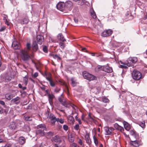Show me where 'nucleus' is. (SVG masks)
Masks as SVG:
<instances>
[{
    "mask_svg": "<svg viewBox=\"0 0 147 147\" xmlns=\"http://www.w3.org/2000/svg\"><path fill=\"white\" fill-rule=\"evenodd\" d=\"M57 122H59L61 124H63L64 123V119L62 118L59 119V118H57V120H56Z\"/></svg>",
    "mask_w": 147,
    "mask_h": 147,
    "instance_id": "4c0bfd02",
    "label": "nucleus"
},
{
    "mask_svg": "<svg viewBox=\"0 0 147 147\" xmlns=\"http://www.w3.org/2000/svg\"><path fill=\"white\" fill-rule=\"evenodd\" d=\"M42 50L45 53H47L48 52L47 47L46 46H44L43 47Z\"/></svg>",
    "mask_w": 147,
    "mask_h": 147,
    "instance_id": "ea45409f",
    "label": "nucleus"
},
{
    "mask_svg": "<svg viewBox=\"0 0 147 147\" xmlns=\"http://www.w3.org/2000/svg\"><path fill=\"white\" fill-rule=\"evenodd\" d=\"M26 48L20 51V57L24 61H27L30 58L29 51L31 48V45L30 43L27 44Z\"/></svg>",
    "mask_w": 147,
    "mask_h": 147,
    "instance_id": "f257e3e1",
    "label": "nucleus"
},
{
    "mask_svg": "<svg viewBox=\"0 0 147 147\" xmlns=\"http://www.w3.org/2000/svg\"><path fill=\"white\" fill-rule=\"evenodd\" d=\"M90 13L91 16L94 19L96 18V16L93 8H92L90 9Z\"/></svg>",
    "mask_w": 147,
    "mask_h": 147,
    "instance_id": "b1692460",
    "label": "nucleus"
},
{
    "mask_svg": "<svg viewBox=\"0 0 147 147\" xmlns=\"http://www.w3.org/2000/svg\"><path fill=\"white\" fill-rule=\"evenodd\" d=\"M12 46L14 49H18L20 48V44L19 42L15 40L12 42Z\"/></svg>",
    "mask_w": 147,
    "mask_h": 147,
    "instance_id": "ddd939ff",
    "label": "nucleus"
},
{
    "mask_svg": "<svg viewBox=\"0 0 147 147\" xmlns=\"http://www.w3.org/2000/svg\"><path fill=\"white\" fill-rule=\"evenodd\" d=\"M113 33L111 30H108L104 31L102 34V36L103 37H107L110 36Z\"/></svg>",
    "mask_w": 147,
    "mask_h": 147,
    "instance_id": "1a4fd4ad",
    "label": "nucleus"
},
{
    "mask_svg": "<svg viewBox=\"0 0 147 147\" xmlns=\"http://www.w3.org/2000/svg\"><path fill=\"white\" fill-rule=\"evenodd\" d=\"M137 60V58L136 57H131L129 58L127 61L128 63L127 65L130 66L132 63H135Z\"/></svg>",
    "mask_w": 147,
    "mask_h": 147,
    "instance_id": "0eeeda50",
    "label": "nucleus"
},
{
    "mask_svg": "<svg viewBox=\"0 0 147 147\" xmlns=\"http://www.w3.org/2000/svg\"><path fill=\"white\" fill-rule=\"evenodd\" d=\"M64 4L65 7V10L70 11L72 8V3L71 1H67L64 3Z\"/></svg>",
    "mask_w": 147,
    "mask_h": 147,
    "instance_id": "423d86ee",
    "label": "nucleus"
},
{
    "mask_svg": "<svg viewBox=\"0 0 147 147\" xmlns=\"http://www.w3.org/2000/svg\"><path fill=\"white\" fill-rule=\"evenodd\" d=\"M0 104L4 105H5V103L3 100H0Z\"/></svg>",
    "mask_w": 147,
    "mask_h": 147,
    "instance_id": "bf43d9fd",
    "label": "nucleus"
},
{
    "mask_svg": "<svg viewBox=\"0 0 147 147\" xmlns=\"http://www.w3.org/2000/svg\"><path fill=\"white\" fill-rule=\"evenodd\" d=\"M82 51H84V52H86L87 51V50H86V48H84V47L82 48Z\"/></svg>",
    "mask_w": 147,
    "mask_h": 147,
    "instance_id": "0e129e2a",
    "label": "nucleus"
},
{
    "mask_svg": "<svg viewBox=\"0 0 147 147\" xmlns=\"http://www.w3.org/2000/svg\"><path fill=\"white\" fill-rule=\"evenodd\" d=\"M59 101L61 103V104L64 106L66 107H69V106H71L72 107L75 109V107H76V106L72 104H70L67 103L65 100L64 99L63 96H61L59 97L58 98Z\"/></svg>",
    "mask_w": 147,
    "mask_h": 147,
    "instance_id": "7ed1b4c3",
    "label": "nucleus"
},
{
    "mask_svg": "<svg viewBox=\"0 0 147 147\" xmlns=\"http://www.w3.org/2000/svg\"><path fill=\"white\" fill-rule=\"evenodd\" d=\"M53 57L54 59H57V60H61V58L60 57L57 55H53Z\"/></svg>",
    "mask_w": 147,
    "mask_h": 147,
    "instance_id": "c03bdc74",
    "label": "nucleus"
},
{
    "mask_svg": "<svg viewBox=\"0 0 147 147\" xmlns=\"http://www.w3.org/2000/svg\"><path fill=\"white\" fill-rule=\"evenodd\" d=\"M71 84L73 87L75 86L77 84V80L74 77H72L71 78Z\"/></svg>",
    "mask_w": 147,
    "mask_h": 147,
    "instance_id": "f3484780",
    "label": "nucleus"
},
{
    "mask_svg": "<svg viewBox=\"0 0 147 147\" xmlns=\"http://www.w3.org/2000/svg\"><path fill=\"white\" fill-rule=\"evenodd\" d=\"M64 3L61 2L58 3L57 5V8L61 11L65 10V7Z\"/></svg>",
    "mask_w": 147,
    "mask_h": 147,
    "instance_id": "6e6552de",
    "label": "nucleus"
},
{
    "mask_svg": "<svg viewBox=\"0 0 147 147\" xmlns=\"http://www.w3.org/2000/svg\"><path fill=\"white\" fill-rule=\"evenodd\" d=\"M10 128L12 130H15L16 128V125L15 122H12L10 123Z\"/></svg>",
    "mask_w": 147,
    "mask_h": 147,
    "instance_id": "bb28decb",
    "label": "nucleus"
},
{
    "mask_svg": "<svg viewBox=\"0 0 147 147\" xmlns=\"http://www.w3.org/2000/svg\"><path fill=\"white\" fill-rule=\"evenodd\" d=\"M90 54L92 56H95L96 54L95 53H90Z\"/></svg>",
    "mask_w": 147,
    "mask_h": 147,
    "instance_id": "338daca9",
    "label": "nucleus"
},
{
    "mask_svg": "<svg viewBox=\"0 0 147 147\" xmlns=\"http://www.w3.org/2000/svg\"><path fill=\"white\" fill-rule=\"evenodd\" d=\"M50 85L52 87H55V86L56 84L53 81V79L49 81Z\"/></svg>",
    "mask_w": 147,
    "mask_h": 147,
    "instance_id": "e433bc0d",
    "label": "nucleus"
},
{
    "mask_svg": "<svg viewBox=\"0 0 147 147\" xmlns=\"http://www.w3.org/2000/svg\"><path fill=\"white\" fill-rule=\"evenodd\" d=\"M68 139L69 141L70 142H73L74 140V138L73 136L71 133H68Z\"/></svg>",
    "mask_w": 147,
    "mask_h": 147,
    "instance_id": "aec40b11",
    "label": "nucleus"
},
{
    "mask_svg": "<svg viewBox=\"0 0 147 147\" xmlns=\"http://www.w3.org/2000/svg\"><path fill=\"white\" fill-rule=\"evenodd\" d=\"M49 119L52 124L53 125L55 124V122L56 121L57 118L52 113L50 114L49 116Z\"/></svg>",
    "mask_w": 147,
    "mask_h": 147,
    "instance_id": "9d476101",
    "label": "nucleus"
},
{
    "mask_svg": "<svg viewBox=\"0 0 147 147\" xmlns=\"http://www.w3.org/2000/svg\"><path fill=\"white\" fill-rule=\"evenodd\" d=\"M120 125H118L117 123H115L114 124V127L117 130L119 128V127Z\"/></svg>",
    "mask_w": 147,
    "mask_h": 147,
    "instance_id": "8fccbe9b",
    "label": "nucleus"
},
{
    "mask_svg": "<svg viewBox=\"0 0 147 147\" xmlns=\"http://www.w3.org/2000/svg\"><path fill=\"white\" fill-rule=\"evenodd\" d=\"M57 39L63 42L65 41V39L64 38L63 34L61 33L59 34L57 36Z\"/></svg>",
    "mask_w": 147,
    "mask_h": 147,
    "instance_id": "412c9836",
    "label": "nucleus"
},
{
    "mask_svg": "<svg viewBox=\"0 0 147 147\" xmlns=\"http://www.w3.org/2000/svg\"><path fill=\"white\" fill-rule=\"evenodd\" d=\"M103 71L107 73H111L113 71L111 67H109L108 64L106 65L103 66Z\"/></svg>",
    "mask_w": 147,
    "mask_h": 147,
    "instance_id": "4468645a",
    "label": "nucleus"
},
{
    "mask_svg": "<svg viewBox=\"0 0 147 147\" xmlns=\"http://www.w3.org/2000/svg\"><path fill=\"white\" fill-rule=\"evenodd\" d=\"M63 128L65 131H67L69 129L68 126L66 125H64L63 126Z\"/></svg>",
    "mask_w": 147,
    "mask_h": 147,
    "instance_id": "79ce46f5",
    "label": "nucleus"
},
{
    "mask_svg": "<svg viewBox=\"0 0 147 147\" xmlns=\"http://www.w3.org/2000/svg\"><path fill=\"white\" fill-rule=\"evenodd\" d=\"M11 101L12 102L15 104H18L20 102V98L18 97H16L12 99Z\"/></svg>",
    "mask_w": 147,
    "mask_h": 147,
    "instance_id": "dca6fc26",
    "label": "nucleus"
},
{
    "mask_svg": "<svg viewBox=\"0 0 147 147\" xmlns=\"http://www.w3.org/2000/svg\"><path fill=\"white\" fill-rule=\"evenodd\" d=\"M6 27L5 26H3L0 28V32L4 31L6 29Z\"/></svg>",
    "mask_w": 147,
    "mask_h": 147,
    "instance_id": "a18cd8bd",
    "label": "nucleus"
},
{
    "mask_svg": "<svg viewBox=\"0 0 147 147\" xmlns=\"http://www.w3.org/2000/svg\"><path fill=\"white\" fill-rule=\"evenodd\" d=\"M46 87L45 86H42L40 87V88L43 90H45L46 93H48V91L47 90H46Z\"/></svg>",
    "mask_w": 147,
    "mask_h": 147,
    "instance_id": "37998d69",
    "label": "nucleus"
},
{
    "mask_svg": "<svg viewBox=\"0 0 147 147\" xmlns=\"http://www.w3.org/2000/svg\"><path fill=\"white\" fill-rule=\"evenodd\" d=\"M3 112V109L0 106V114H2Z\"/></svg>",
    "mask_w": 147,
    "mask_h": 147,
    "instance_id": "4d7b16f0",
    "label": "nucleus"
},
{
    "mask_svg": "<svg viewBox=\"0 0 147 147\" xmlns=\"http://www.w3.org/2000/svg\"><path fill=\"white\" fill-rule=\"evenodd\" d=\"M36 40L38 43L41 45L43 41L44 37L42 36L38 35L36 37Z\"/></svg>",
    "mask_w": 147,
    "mask_h": 147,
    "instance_id": "2eb2a0df",
    "label": "nucleus"
},
{
    "mask_svg": "<svg viewBox=\"0 0 147 147\" xmlns=\"http://www.w3.org/2000/svg\"><path fill=\"white\" fill-rule=\"evenodd\" d=\"M117 130H119L121 132H122L124 131L123 128L120 126H119V128Z\"/></svg>",
    "mask_w": 147,
    "mask_h": 147,
    "instance_id": "3c124183",
    "label": "nucleus"
},
{
    "mask_svg": "<svg viewBox=\"0 0 147 147\" xmlns=\"http://www.w3.org/2000/svg\"><path fill=\"white\" fill-rule=\"evenodd\" d=\"M75 119L76 121H78L79 124L80 125L82 124L81 119L80 118H79L77 116H76Z\"/></svg>",
    "mask_w": 147,
    "mask_h": 147,
    "instance_id": "a19ab883",
    "label": "nucleus"
},
{
    "mask_svg": "<svg viewBox=\"0 0 147 147\" xmlns=\"http://www.w3.org/2000/svg\"><path fill=\"white\" fill-rule=\"evenodd\" d=\"M38 129L36 130V135L39 136H42L45 134L44 131V130L46 129L45 125L44 124H41L38 126Z\"/></svg>",
    "mask_w": 147,
    "mask_h": 147,
    "instance_id": "f03ea898",
    "label": "nucleus"
},
{
    "mask_svg": "<svg viewBox=\"0 0 147 147\" xmlns=\"http://www.w3.org/2000/svg\"><path fill=\"white\" fill-rule=\"evenodd\" d=\"M142 73L137 70H134L132 73V76L133 79L136 80H139L142 77Z\"/></svg>",
    "mask_w": 147,
    "mask_h": 147,
    "instance_id": "20e7f679",
    "label": "nucleus"
},
{
    "mask_svg": "<svg viewBox=\"0 0 147 147\" xmlns=\"http://www.w3.org/2000/svg\"><path fill=\"white\" fill-rule=\"evenodd\" d=\"M95 53L96 54H95V56H96V57H99V56H101V53Z\"/></svg>",
    "mask_w": 147,
    "mask_h": 147,
    "instance_id": "6e6d98bb",
    "label": "nucleus"
},
{
    "mask_svg": "<svg viewBox=\"0 0 147 147\" xmlns=\"http://www.w3.org/2000/svg\"><path fill=\"white\" fill-rule=\"evenodd\" d=\"M5 24H7V25H9V23L8 21L6 19H5Z\"/></svg>",
    "mask_w": 147,
    "mask_h": 147,
    "instance_id": "13d9d810",
    "label": "nucleus"
},
{
    "mask_svg": "<svg viewBox=\"0 0 147 147\" xmlns=\"http://www.w3.org/2000/svg\"><path fill=\"white\" fill-rule=\"evenodd\" d=\"M90 134L88 133H86L84 136L86 143L88 145L91 144L92 141L90 137Z\"/></svg>",
    "mask_w": 147,
    "mask_h": 147,
    "instance_id": "f8f14e48",
    "label": "nucleus"
},
{
    "mask_svg": "<svg viewBox=\"0 0 147 147\" xmlns=\"http://www.w3.org/2000/svg\"><path fill=\"white\" fill-rule=\"evenodd\" d=\"M74 22H75L76 23H78V20L77 19V18H74Z\"/></svg>",
    "mask_w": 147,
    "mask_h": 147,
    "instance_id": "69168bd1",
    "label": "nucleus"
},
{
    "mask_svg": "<svg viewBox=\"0 0 147 147\" xmlns=\"http://www.w3.org/2000/svg\"><path fill=\"white\" fill-rule=\"evenodd\" d=\"M24 117L26 121H31L32 119V117L30 116L25 115Z\"/></svg>",
    "mask_w": 147,
    "mask_h": 147,
    "instance_id": "c9c22d12",
    "label": "nucleus"
},
{
    "mask_svg": "<svg viewBox=\"0 0 147 147\" xmlns=\"http://www.w3.org/2000/svg\"><path fill=\"white\" fill-rule=\"evenodd\" d=\"M2 147H11V145L10 144H6L5 146Z\"/></svg>",
    "mask_w": 147,
    "mask_h": 147,
    "instance_id": "680f3d73",
    "label": "nucleus"
},
{
    "mask_svg": "<svg viewBox=\"0 0 147 147\" xmlns=\"http://www.w3.org/2000/svg\"><path fill=\"white\" fill-rule=\"evenodd\" d=\"M26 140V139L23 137L21 136L19 138V142L21 144H24L25 143Z\"/></svg>",
    "mask_w": 147,
    "mask_h": 147,
    "instance_id": "a211bd4d",
    "label": "nucleus"
},
{
    "mask_svg": "<svg viewBox=\"0 0 147 147\" xmlns=\"http://www.w3.org/2000/svg\"><path fill=\"white\" fill-rule=\"evenodd\" d=\"M83 75L85 79L89 81L93 80L96 78V77L94 75L88 73L86 71H84L83 72Z\"/></svg>",
    "mask_w": 147,
    "mask_h": 147,
    "instance_id": "39448f33",
    "label": "nucleus"
},
{
    "mask_svg": "<svg viewBox=\"0 0 147 147\" xmlns=\"http://www.w3.org/2000/svg\"><path fill=\"white\" fill-rule=\"evenodd\" d=\"M130 134L131 135H135V131L133 130H131L130 131Z\"/></svg>",
    "mask_w": 147,
    "mask_h": 147,
    "instance_id": "5fc2aeb1",
    "label": "nucleus"
},
{
    "mask_svg": "<svg viewBox=\"0 0 147 147\" xmlns=\"http://www.w3.org/2000/svg\"><path fill=\"white\" fill-rule=\"evenodd\" d=\"M23 131L26 132L29 131H30V128L29 126L25 125L24 127Z\"/></svg>",
    "mask_w": 147,
    "mask_h": 147,
    "instance_id": "72a5a7b5",
    "label": "nucleus"
},
{
    "mask_svg": "<svg viewBox=\"0 0 147 147\" xmlns=\"http://www.w3.org/2000/svg\"><path fill=\"white\" fill-rule=\"evenodd\" d=\"M102 101L105 103H109V100L106 97H103L102 98Z\"/></svg>",
    "mask_w": 147,
    "mask_h": 147,
    "instance_id": "58836bf2",
    "label": "nucleus"
},
{
    "mask_svg": "<svg viewBox=\"0 0 147 147\" xmlns=\"http://www.w3.org/2000/svg\"><path fill=\"white\" fill-rule=\"evenodd\" d=\"M123 124L125 129L127 131H129L130 129L129 125L125 121L123 122Z\"/></svg>",
    "mask_w": 147,
    "mask_h": 147,
    "instance_id": "4be33fe9",
    "label": "nucleus"
},
{
    "mask_svg": "<svg viewBox=\"0 0 147 147\" xmlns=\"http://www.w3.org/2000/svg\"><path fill=\"white\" fill-rule=\"evenodd\" d=\"M78 142L80 145H82L83 144L82 141L81 139H79L78 140Z\"/></svg>",
    "mask_w": 147,
    "mask_h": 147,
    "instance_id": "603ef678",
    "label": "nucleus"
},
{
    "mask_svg": "<svg viewBox=\"0 0 147 147\" xmlns=\"http://www.w3.org/2000/svg\"><path fill=\"white\" fill-rule=\"evenodd\" d=\"M105 130L106 132V135H110L111 134L112 132L114 130V129L112 127H109L106 126L105 127Z\"/></svg>",
    "mask_w": 147,
    "mask_h": 147,
    "instance_id": "9b49d317",
    "label": "nucleus"
},
{
    "mask_svg": "<svg viewBox=\"0 0 147 147\" xmlns=\"http://www.w3.org/2000/svg\"><path fill=\"white\" fill-rule=\"evenodd\" d=\"M71 146L73 147H80L75 143H73L71 144Z\"/></svg>",
    "mask_w": 147,
    "mask_h": 147,
    "instance_id": "864d4df0",
    "label": "nucleus"
},
{
    "mask_svg": "<svg viewBox=\"0 0 147 147\" xmlns=\"http://www.w3.org/2000/svg\"><path fill=\"white\" fill-rule=\"evenodd\" d=\"M38 73L35 72L33 76L34 78H36L38 76Z\"/></svg>",
    "mask_w": 147,
    "mask_h": 147,
    "instance_id": "e2e57ef3",
    "label": "nucleus"
},
{
    "mask_svg": "<svg viewBox=\"0 0 147 147\" xmlns=\"http://www.w3.org/2000/svg\"><path fill=\"white\" fill-rule=\"evenodd\" d=\"M79 125L78 124H76L74 127V129L76 130H78L79 129Z\"/></svg>",
    "mask_w": 147,
    "mask_h": 147,
    "instance_id": "49530a36",
    "label": "nucleus"
},
{
    "mask_svg": "<svg viewBox=\"0 0 147 147\" xmlns=\"http://www.w3.org/2000/svg\"><path fill=\"white\" fill-rule=\"evenodd\" d=\"M93 139L94 141V142L95 145L96 146H98V141L96 138V137L95 135H94L93 136Z\"/></svg>",
    "mask_w": 147,
    "mask_h": 147,
    "instance_id": "473e14b6",
    "label": "nucleus"
},
{
    "mask_svg": "<svg viewBox=\"0 0 147 147\" xmlns=\"http://www.w3.org/2000/svg\"><path fill=\"white\" fill-rule=\"evenodd\" d=\"M59 45L60 46V47L62 48H63L65 47V45L63 43L60 42L59 43Z\"/></svg>",
    "mask_w": 147,
    "mask_h": 147,
    "instance_id": "09e8293b",
    "label": "nucleus"
},
{
    "mask_svg": "<svg viewBox=\"0 0 147 147\" xmlns=\"http://www.w3.org/2000/svg\"><path fill=\"white\" fill-rule=\"evenodd\" d=\"M23 80L24 84L25 85H26L28 84V76H26L24 77L23 78Z\"/></svg>",
    "mask_w": 147,
    "mask_h": 147,
    "instance_id": "f704fd0d",
    "label": "nucleus"
},
{
    "mask_svg": "<svg viewBox=\"0 0 147 147\" xmlns=\"http://www.w3.org/2000/svg\"><path fill=\"white\" fill-rule=\"evenodd\" d=\"M44 76L49 81L51 79H53L52 78L51 74L50 73H46L45 74Z\"/></svg>",
    "mask_w": 147,
    "mask_h": 147,
    "instance_id": "6ab92c4d",
    "label": "nucleus"
},
{
    "mask_svg": "<svg viewBox=\"0 0 147 147\" xmlns=\"http://www.w3.org/2000/svg\"><path fill=\"white\" fill-rule=\"evenodd\" d=\"M21 22L22 24H26L28 22V19L27 18H24L22 20Z\"/></svg>",
    "mask_w": 147,
    "mask_h": 147,
    "instance_id": "c756f323",
    "label": "nucleus"
},
{
    "mask_svg": "<svg viewBox=\"0 0 147 147\" xmlns=\"http://www.w3.org/2000/svg\"><path fill=\"white\" fill-rule=\"evenodd\" d=\"M33 50L34 51H36L38 49L37 44L36 41H34L32 45Z\"/></svg>",
    "mask_w": 147,
    "mask_h": 147,
    "instance_id": "5701e85b",
    "label": "nucleus"
},
{
    "mask_svg": "<svg viewBox=\"0 0 147 147\" xmlns=\"http://www.w3.org/2000/svg\"><path fill=\"white\" fill-rule=\"evenodd\" d=\"M132 144L136 147H138L139 146L140 143L138 141H132Z\"/></svg>",
    "mask_w": 147,
    "mask_h": 147,
    "instance_id": "2f4dec72",
    "label": "nucleus"
},
{
    "mask_svg": "<svg viewBox=\"0 0 147 147\" xmlns=\"http://www.w3.org/2000/svg\"><path fill=\"white\" fill-rule=\"evenodd\" d=\"M103 66L98 65L96 66L95 69V70L96 72H98L99 71L102 70Z\"/></svg>",
    "mask_w": 147,
    "mask_h": 147,
    "instance_id": "a878e982",
    "label": "nucleus"
},
{
    "mask_svg": "<svg viewBox=\"0 0 147 147\" xmlns=\"http://www.w3.org/2000/svg\"><path fill=\"white\" fill-rule=\"evenodd\" d=\"M68 120L70 123H74V119L72 116H69L68 117Z\"/></svg>",
    "mask_w": 147,
    "mask_h": 147,
    "instance_id": "cd10ccee",
    "label": "nucleus"
},
{
    "mask_svg": "<svg viewBox=\"0 0 147 147\" xmlns=\"http://www.w3.org/2000/svg\"><path fill=\"white\" fill-rule=\"evenodd\" d=\"M5 97L7 100H10L13 98V96L10 94H7L5 95Z\"/></svg>",
    "mask_w": 147,
    "mask_h": 147,
    "instance_id": "c85d7f7f",
    "label": "nucleus"
},
{
    "mask_svg": "<svg viewBox=\"0 0 147 147\" xmlns=\"http://www.w3.org/2000/svg\"><path fill=\"white\" fill-rule=\"evenodd\" d=\"M53 140L55 142H60L61 141V138L59 136H56L53 138Z\"/></svg>",
    "mask_w": 147,
    "mask_h": 147,
    "instance_id": "393cba45",
    "label": "nucleus"
},
{
    "mask_svg": "<svg viewBox=\"0 0 147 147\" xmlns=\"http://www.w3.org/2000/svg\"><path fill=\"white\" fill-rule=\"evenodd\" d=\"M48 97L49 99H53L54 97V96L53 94H49Z\"/></svg>",
    "mask_w": 147,
    "mask_h": 147,
    "instance_id": "de8ad7c7",
    "label": "nucleus"
},
{
    "mask_svg": "<svg viewBox=\"0 0 147 147\" xmlns=\"http://www.w3.org/2000/svg\"><path fill=\"white\" fill-rule=\"evenodd\" d=\"M60 90V89L58 88H56L55 89V92H58Z\"/></svg>",
    "mask_w": 147,
    "mask_h": 147,
    "instance_id": "052dcab7",
    "label": "nucleus"
},
{
    "mask_svg": "<svg viewBox=\"0 0 147 147\" xmlns=\"http://www.w3.org/2000/svg\"><path fill=\"white\" fill-rule=\"evenodd\" d=\"M145 122L144 121L139 122L138 124L142 128H144L145 127Z\"/></svg>",
    "mask_w": 147,
    "mask_h": 147,
    "instance_id": "7c9ffc66",
    "label": "nucleus"
},
{
    "mask_svg": "<svg viewBox=\"0 0 147 147\" xmlns=\"http://www.w3.org/2000/svg\"><path fill=\"white\" fill-rule=\"evenodd\" d=\"M52 100L53 99H49V102L50 104L52 103Z\"/></svg>",
    "mask_w": 147,
    "mask_h": 147,
    "instance_id": "774afa93",
    "label": "nucleus"
}]
</instances>
